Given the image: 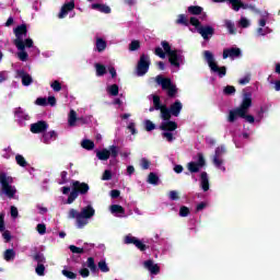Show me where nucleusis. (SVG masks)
Here are the masks:
<instances>
[{
  "label": "nucleus",
  "instance_id": "nucleus-52",
  "mask_svg": "<svg viewBox=\"0 0 280 280\" xmlns=\"http://www.w3.org/2000/svg\"><path fill=\"white\" fill-rule=\"evenodd\" d=\"M198 161H197V165L200 167H205V165H207V161L205 160V155L202 153H198Z\"/></svg>",
  "mask_w": 280,
  "mask_h": 280
},
{
  "label": "nucleus",
  "instance_id": "nucleus-42",
  "mask_svg": "<svg viewBox=\"0 0 280 280\" xmlns=\"http://www.w3.org/2000/svg\"><path fill=\"white\" fill-rule=\"evenodd\" d=\"M163 49H164V52L168 56L171 55L172 52H174V50L172 49V46L170 45V42L167 40H163L161 43Z\"/></svg>",
  "mask_w": 280,
  "mask_h": 280
},
{
  "label": "nucleus",
  "instance_id": "nucleus-41",
  "mask_svg": "<svg viewBox=\"0 0 280 280\" xmlns=\"http://www.w3.org/2000/svg\"><path fill=\"white\" fill-rule=\"evenodd\" d=\"M225 27L230 34H237V30L235 28V23H233L232 21L228 20L225 22Z\"/></svg>",
  "mask_w": 280,
  "mask_h": 280
},
{
  "label": "nucleus",
  "instance_id": "nucleus-18",
  "mask_svg": "<svg viewBox=\"0 0 280 280\" xmlns=\"http://www.w3.org/2000/svg\"><path fill=\"white\" fill-rule=\"evenodd\" d=\"M180 50H174L168 55V62L172 67H180V62H183V55L178 54Z\"/></svg>",
  "mask_w": 280,
  "mask_h": 280
},
{
  "label": "nucleus",
  "instance_id": "nucleus-17",
  "mask_svg": "<svg viewBox=\"0 0 280 280\" xmlns=\"http://www.w3.org/2000/svg\"><path fill=\"white\" fill-rule=\"evenodd\" d=\"M240 56H242V49L238 47L225 48L223 50V60H226V58L233 60L234 58H240Z\"/></svg>",
  "mask_w": 280,
  "mask_h": 280
},
{
  "label": "nucleus",
  "instance_id": "nucleus-31",
  "mask_svg": "<svg viewBox=\"0 0 280 280\" xmlns=\"http://www.w3.org/2000/svg\"><path fill=\"white\" fill-rule=\"evenodd\" d=\"M189 14H194L195 16H198L202 14V7L199 5H190L188 7Z\"/></svg>",
  "mask_w": 280,
  "mask_h": 280
},
{
  "label": "nucleus",
  "instance_id": "nucleus-43",
  "mask_svg": "<svg viewBox=\"0 0 280 280\" xmlns=\"http://www.w3.org/2000/svg\"><path fill=\"white\" fill-rule=\"evenodd\" d=\"M156 129V125L152 122V120H145L144 121V130L147 132H152V130Z\"/></svg>",
  "mask_w": 280,
  "mask_h": 280
},
{
  "label": "nucleus",
  "instance_id": "nucleus-7",
  "mask_svg": "<svg viewBox=\"0 0 280 280\" xmlns=\"http://www.w3.org/2000/svg\"><path fill=\"white\" fill-rule=\"evenodd\" d=\"M110 156L112 159H117V156H119V147L109 145L108 149H103L96 152L98 161H108Z\"/></svg>",
  "mask_w": 280,
  "mask_h": 280
},
{
  "label": "nucleus",
  "instance_id": "nucleus-25",
  "mask_svg": "<svg viewBox=\"0 0 280 280\" xmlns=\"http://www.w3.org/2000/svg\"><path fill=\"white\" fill-rule=\"evenodd\" d=\"M58 137V133H56L54 130L45 132L43 135L44 143L48 144L51 139H56Z\"/></svg>",
  "mask_w": 280,
  "mask_h": 280
},
{
  "label": "nucleus",
  "instance_id": "nucleus-3",
  "mask_svg": "<svg viewBox=\"0 0 280 280\" xmlns=\"http://www.w3.org/2000/svg\"><path fill=\"white\" fill-rule=\"evenodd\" d=\"M11 183H14L12 176H8L5 173H0L1 194H4L10 200L16 196V188L10 185Z\"/></svg>",
  "mask_w": 280,
  "mask_h": 280
},
{
  "label": "nucleus",
  "instance_id": "nucleus-19",
  "mask_svg": "<svg viewBox=\"0 0 280 280\" xmlns=\"http://www.w3.org/2000/svg\"><path fill=\"white\" fill-rule=\"evenodd\" d=\"M75 10V1L71 0L70 2H66L58 14V19H65L69 12Z\"/></svg>",
  "mask_w": 280,
  "mask_h": 280
},
{
  "label": "nucleus",
  "instance_id": "nucleus-14",
  "mask_svg": "<svg viewBox=\"0 0 280 280\" xmlns=\"http://www.w3.org/2000/svg\"><path fill=\"white\" fill-rule=\"evenodd\" d=\"M47 128H49L47 121L39 120L31 125V132H33V135H40L43 132H47Z\"/></svg>",
  "mask_w": 280,
  "mask_h": 280
},
{
  "label": "nucleus",
  "instance_id": "nucleus-39",
  "mask_svg": "<svg viewBox=\"0 0 280 280\" xmlns=\"http://www.w3.org/2000/svg\"><path fill=\"white\" fill-rule=\"evenodd\" d=\"M110 211H112V213H120V214L126 213V210L120 205H112Z\"/></svg>",
  "mask_w": 280,
  "mask_h": 280
},
{
  "label": "nucleus",
  "instance_id": "nucleus-28",
  "mask_svg": "<svg viewBox=\"0 0 280 280\" xmlns=\"http://www.w3.org/2000/svg\"><path fill=\"white\" fill-rule=\"evenodd\" d=\"M81 147L83 148V150H94L95 149V142H93L92 140L89 139H84L81 142Z\"/></svg>",
  "mask_w": 280,
  "mask_h": 280
},
{
  "label": "nucleus",
  "instance_id": "nucleus-10",
  "mask_svg": "<svg viewBox=\"0 0 280 280\" xmlns=\"http://www.w3.org/2000/svg\"><path fill=\"white\" fill-rule=\"evenodd\" d=\"M245 108H246L245 96H243V101H242L241 105L229 112V115H228L229 124H235V120L238 119V117L242 119V117H244Z\"/></svg>",
  "mask_w": 280,
  "mask_h": 280
},
{
  "label": "nucleus",
  "instance_id": "nucleus-8",
  "mask_svg": "<svg viewBox=\"0 0 280 280\" xmlns=\"http://www.w3.org/2000/svg\"><path fill=\"white\" fill-rule=\"evenodd\" d=\"M153 106H154L155 110L161 112V118L164 121H170L172 119V112L170 108H167V105L161 104V96H159V95L153 96Z\"/></svg>",
  "mask_w": 280,
  "mask_h": 280
},
{
  "label": "nucleus",
  "instance_id": "nucleus-55",
  "mask_svg": "<svg viewBox=\"0 0 280 280\" xmlns=\"http://www.w3.org/2000/svg\"><path fill=\"white\" fill-rule=\"evenodd\" d=\"M224 95H234L235 93V86L233 85H226L223 90Z\"/></svg>",
  "mask_w": 280,
  "mask_h": 280
},
{
  "label": "nucleus",
  "instance_id": "nucleus-12",
  "mask_svg": "<svg viewBox=\"0 0 280 280\" xmlns=\"http://www.w3.org/2000/svg\"><path fill=\"white\" fill-rule=\"evenodd\" d=\"M224 152H226V149L224 147H218L214 151V155H213V160L212 163L215 167H218V170H221L222 172H226V167L222 166V164L224 163V161L222 159H220V156H222V154H224Z\"/></svg>",
  "mask_w": 280,
  "mask_h": 280
},
{
  "label": "nucleus",
  "instance_id": "nucleus-57",
  "mask_svg": "<svg viewBox=\"0 0 280 280\" xmlns=\"http://www.w3.org/2000/svg\"><path fill=\"white\" fill-rule=\"evenodd\" d=\"M36 106H47V98L46 97H37L35 101Z\"/></svg>",
  "mask_w": 280,
  "mask_h": 280
},
{
  "label": "nucleus",
  "instance_id": "nucleus-6",
  "mask_svg": "<svg viewBox=\"0 0 280 280\" xmlns=\"http://www.w3.org/2000/svg\"><path fill=\"white\" fill-rule=\"evenodd\" d=\"M13 34L15 35L13 45H15L16 49H24V45H23V44H25L24 38H27V24L18 25L13 30Z\"/></svg>",
  "mask_w": 280,
  "mask_h": 280
},
{
  "label": "nucleus",
  "instance_id": "nucleus-2",
  "mask_svg": "<svg viewBox=\"0 0 280 280\" xmlns=\"http://www.w3.org/2000/svg\"><path fill=\"white\" fill-rule=\"evenodd\" d=\"M91 187L86 183L80 180H72V190L67 199V205H73L79 196H86Z\"/></svg>",
  "mask_w": 280,
  "mask_h": 280
},
{
  "label": "nucleus",
  "instance_id": "nucleus-64",
  "mask_svg": "<svg viewBox=\"0 0 280 280\" xmlns=\"http://www.w3.org/2000/svg\"><path fill=\"white\" fill-rule=\"evenodd\" d=\"M168 196H170L171 200H179V198H180V197H178V191H176V190L170 191Z\"/></svg>",
  "mask_w": 280,
  "mask_h": 280
},
{
  "label": "nucleus",
  "instance_id": "nucleus-23",
  "mask_svg": "<svg viewBox=\"0 0 280 280\" xmlns=\"http://www.w3.org/2000/svg\"><path fill=\"white\" fill-rule=\"evenodd\" d=\"M168 109L171 110V115H173V117H178V115H180V110H183V103L177 100L170 106Z\"/></svg>",
  "mask_w": 280,
  "mask_h": 280
},
{
  "label": "nucleus",
  "instance_id": "nucleus-56",
  "mask_svg": "<svg viewBox=\"0 0 280 280\" xmlns=\"http://www.w3.org/2000/svg\"><path fill=\"white\" fill-rule=\"evenodd\" d=\"M138 248V250H141L142 253L148 249V246L143 244L140 240L136 241V244L133 245Z\"/></svg>",
  "mask_w": 280,
  "mask_h": 280
},
{
  "label": "nucleus",
  "instance_id": "nucleus-34",
  "mask_svg": "<svg viewBox=\"0 0 280 280\" xmlns=\"http://www.w3.org/2000/svg\"><path fill=\"white\" fill-rule=\"evenodd\" d=\"M61 275H63V277H66L67 279H71V280L78 279V273H75L71 270H68V269H63L61 271Z\"/></svg>",
  "mask_w": 280,
  "mask_h": 280
},
{
  "label": "nucleus",
  "instance_id": "nucleus-63",
  "mask_svg": "<svg viewBox=\"0 0 280 280\" xmlns=\"http://www.w3.org/2000/svg\"><path fill=\"white\" fill-rule=\"evenodd\" d=\"M240 25H241V27L246 28L250 25V22H248V19H246V18H241Z\"/></svg>",
  "mask_w": 280,
  "mask_h": 280
},
{
  "label": "nucleus",
  "instance_id": "nucleus-47",
  "mask_svg": "<svg viewBox=\"0 0 280 280\" xmlns=\"http://www.w3.org/2000/svg\"><path fill=\"white\" fill-rule=\"evenodd\" d=\"M190 25H192V27H195L198 32V30H200V27H202V25L200 24V20H198V18H190L189 21Z\"/></svg>",
  "mask_w": 280,
  "mask_h": 280
},
{
  "label": "nucleus",
  "instance_id": "nucleus-45",
  "mask_svg": "<svg viewBox=\"0 0 280 280\" xmlns=\"http://www.w3.org/2000/svg\"><path fill=\"white\" fill-rule=\"evenodd\" d=\"M69 250H71L74 255H82L84 254V248L78 247L75 245H70Z\"/></svg>",
  "mask_w": 280,
  "mask_h": 280
},
{
  "label": "nucleus",
  "instance_id": "nucleus-37",
  "mask_svg": "<svg viewBox=\"0 0 280 280\" xmlns=\"http://www.w3.org/2000/svg\"><path fill=\"white\" fill-rule=\"evenodd\" d=\"M88 268H90L91 272H97V265H95V258H88Z\"/></svg>",
  "mask_w": 280,
  "mask_h": 280
},
{
  "label": "nucleus",
  "instance_id": "nucleus-59",
  "mask_svg": "<svg viewBox=\"0 0 280 280\" xmlns=\"http://www.w3.org/2000/svg\"><path fill=\"white\" fill-rule=\"evenodd\" d=\"M250 82V74H246L244 78L238 80V84L242 86L248 84Z\"/></svg>",
  "mask_w": 280,
  "mask_h": 280
},
{
  "label": "nucleus",
  "instance_id": "nucleus-48",
  "mask_svg": "<svg viewBox=\"0 0 280 280\" xmlns=\"http://www.w3.org/2000/svg\"><path fill=\"white\" fill-rule=\"evenodd\" d=\"M141 43L139 40H132L129 44V51H137V49H140Z\"/></svg>",
  "mask_w": 280,
  "mask_h": 280
},
{
  "label": "nucleus",
  "instance_id": "nucleus-11",
  "mask_svg": "<svg viewBox=\"0 0 280 280\" xmlns=\"http://www.w3.org/2000/svg\"><path fill=\"white\" fill-rule=\"evenodd\" d=\"M250 106H253V94L247 92L245 93V109L242 119H245L248 124H255V116L247 114Z\"/></svg>",
  "mask_w": 280,
  "mask_h": 280
},
{
  "label": "nucleus",
  "instance_id": "nucleus-50",
  "mask_svg": "<svg viewBox=\"0 0 280 280\" xmlns=\"http://www.w3.org/2000/svg\"><path fill=\"white\" fill-rule=\"evenodd\" d=\"M162 137H163V139H166V141H168V143H172V141H174L176 139V138H174V133H172L170 131L162 132Z\"/></svg>",
  "mask_w": 280,
  "mask_h": 280
},
{
  "label": "nucleus",
  "instance_id": "nucleus-29",
  "mask_svg": "<svg viewBox=\"0 0 280 280\" xmlns=\"http://www.w3.org/2000/svg\"><path fill=\"white\" fill-rule=\"evenodd\" d=\"M176 25H184L185 27H189V20L185 14H179L176 20Z\"/></svg>",
  "mask_w": 280,
  "mask_h": 280
},
{
  "label": "nucleus",
  "instance_id": "nucleus-30",
  "mask_svg": "<svg viewBox=\"0 0 280 280\" xmlns=\"http://www.w3.org/2000/svg\"><path fill=\"white\" fill-rule=\"evenodd\" d=\"M187 170L190 174H198V172H200V166L196 162H189L187 164Z\"/></svg>",
  "mask_w": 280,
  "mask_h": 280
},
{
  "label": "nucleus",
  "instance_id": "nucleus-21",
  "mask_svg": "<svg viewBox=\"0 0 280 280\" xmlns=\"http://www.w3.org/2000/svg\"><path fill=\"white\" fill-rule=\"evenodd\" d=\"M143 266L152 275H159V272H161V267H159V265L154 264V260H152V259L145 260L143 262Z\"/></svg>",
  "mask_w": 280,
  "mask_h": 280
},
{
  "label": "nucleus",
  "instance_id": "nucleus-60",
  "mask_svg": "<svg viewBox=\"0 0 280 280\" xmlns=\"http://www.w3.org/2000/svg\"><path fill=\"white\" fill-rule=\"evenodd\" d=\"M113 178V173L109 170L104 171L102 180H110Z\"/></svg>",
  "mask_w": 280,
  "mask_h": 280
},
{
  "label": "nucleus",
  "instance_id": "nucleus-20",
  "mask_svg": "<svg viewBox=\"0 0 280 280\" xmlns=\"http://www.w3.org/2000/svg\"><path fill=\"white\" fill-rule=\"evenodd\" d=\"M178 128V124L176 121L166 120L160 125V130L164 132H174Z\"/></svg>",
  "mask_w": 280,
  "mask_h": 280
},
{
  "label": "nucleus",
  "instance_id": "nucleus-24",
  "mask_svg": "<svg viewBox=\"0 0 280 280\" xmlns=\"http://www.w3.org/2000/svg\"><path fill=\"white\" fill-rule=\"evenodd\" d=\"M92 10H97L98 12H103V14H110V7L106 4L93 3Z\"/></svg>",
  "mask_w": 280,
  "mask_h": 280
},
{
  "label": "nucleus",
  "instance_id": "nucleus-33",
  "mask_svg": "<svg viewBox=\"0 0 280 280\" xmlns=\"http://www.w3.org/2000/svg\"><path fill=\"white\" fill-rule=\"evenodd\" d=\"M96 49L100 54L106 49V40L103 38H97L96 39Z\"/></svg>",
  "mask_w": 280,
  "mask_h": 280
},
{
  "label": "nucleus",
  "instance_id": "nucleus-15",
  "mask_svg": "<svg viewBox=\"0 0 280 280\" xmlns=\"http://www.w3.org/2000/svg\"><path fill=\"white\" fill-rule=\"evenodd\" d=\"M212 1L213 3H225V1H228V3L232 5V10H234V12H240L241 8L243 10H246V8H248V5L244 4L242 0H212Z\"/></svg>",
  "mask_w": 280,
  "mask_h": 280
},
{
  "label": "nucleus",
  "instance_id": "nucleus-4",
  "mask_svg": "<svg viewBox=\"0 0 280 280\" xmlns=\"http://www.w3.org/2000/svg\"><path fill=\"white\" fill-rule=\"evenodd\" d=\"M203 58L208 62L209 68L213 73H218L219 78H224L226 75V66L219 67L213 57V52L210 50L203 51Z\"/></svg>",
  "mask_w": 280,
  "mask_h": 280
},
{
  "label": "nucleus",
  "instance_id": "nucleus-53",
  "mask_svg": "<svg viewBox=\"0 0 280 280\" xmlns=\"http://www.w3.org/2000/svg\"><path fill=\"white\" fill-rule=\"evenodd\" d=\"M189 213H190V211L187 208V206H182L179 208V215H180V218H187V215H189Z\"/></svg>",
  "mask_w": 280,
  "mask_h": 280
},
{
  "label": "nucleus",
  "instance_id": "nucleus-40",
  "mask_svg": "<svg viewBox=\"0 0 280 280\" xmlns=\"http://www.w3.org/2000/svg\"><path fill=\"white\" fill-rule=\"evenodd\" d=\"M15 161L20 167H27V161L21 154L15 155Z\"/></svg>",
  "mask_w": 280,
  "mask_h": 280
},
{
  "label": "nucleus",
  "instance_id": "nucleus-58",
  "mask_svg": "<svg viewBox=\"0 0 280 280\" xmlns=\"http://www.w3.org/2000/svg\"><path fill=\"white\" fill-rule=\"evenodd\" d=\"M139 238H137V237H135V236H132V235H127L126 237H125V244H137V241H138Z\"/></svg>",
  "mask_w": 280,
  "mask_h": 280
},
{
  "label": "nucleus",
  "instance_id": "nucleus-51",
  "mask_svg": "<svg viewBox=\"0 0 280 280\" xmlns=\"http://www.w3.org/2000/svg\"><path fill=\"white\" fill-rule=\"evenodd\" d=\"M36 275L38 277H45V265L38 264L37 267L35 268Z\"/></svg>",
  "mask_w": 280,
  "mask_h": 280
},
{
  "label": "nucleus",
  "instance_id": "nucleus-1",
  "mask_svg": "<svg viewBox=\"0 0 280 280\" xmlns=\"http://www.w3.org/2000/svg\"><path fill=\"white\" fill-rule=\"evenodd\" d=\"M93 215H95V210L91 205L82 208L80 212L73 208L68 212L69 220H75L77 229H84Z\"/></svg>",
  "mask_w": 280,
  "mask_h": 280
},
{
  "label": "nucleus",
  "instance_id": "nucleus-5",
  "mask_svg": "<svg viewBox=\"0 0 280 280\" xmlns=\"http://www.w3.org/2000/svg\"><path fill=\"white\" fill-rule=\"evenodd\" d=\"M156 84H159L162 88V91H166L168 97H176V94L178 93V88L174 83H172V79L164 78L163 75L159 74L155 78Z\"/></svg>",
  "mask_w": 280,
  "mask_h": 280
},
{
  "label": "nucleus",
  "instance_id": "nucleus-22",
  "mask_svg": "<svg viewBox=\"0 0 280 280\" xmlns=\"http://www.w3.org/2000/svg\"><path fill=\"white\" fill-rule=\"evenodd\" d=\"M18 75L19 78H21L23 86H30V84L34 82L32 75H30V73H26L24 70L18 71Z\"/></svg>",
  "mask_w": 280,
  "mask_h": 280
},
{
  "label": "nucleus",
  "instance_id": "nucleus-26",
  "mask_svg": "<svg viewBox=\"0 0 280 280\" xmlns=\"http://www.w3.org/2000/svg\"><path fill=\"white\" fill-rule=\"evenodd\" d=\"M201 189H203V191L209 189V175H207V172L201 173Z\"/></svg>",
  "mask_w": 280,
  "mask_h": 280
},
{
  "label": "nucleus",
  "instance_id": "nucleus-62",
  "mask_svg": "<svg viewBox=\"0 0 280 280\" xmlns=\"http://www.w3.org/2000/svg\"><path fill=\"white\" fill-rule=\"evenodd\" d=\"M155 56H159V58H165V51H163V48L156 47L154 51Z\"/></svg>",
  "mask_w": 280,
  "mask_h": 280
},
{
  "label": "nucleus",
  "instance_id": "nucleus-54",
  "mask_svg": "<svg viewBox=\"0 0 280 280\" xmlns=\"http://www.w3.org/2000/svg\"><path fill=\"white\" fill-rule=\"evenodd\" d=\"M50 86L56 93H60V91H62V84H60L59 81H54Z\"/></svg>",
  "mask_w": 280,
  "mask_h": 280
},
{
  "label": "nucleus",
  "instance_id": "nucleus-38",
  "mask_svg": "<svg viewBox=\"0 0 280 280\" xmlns=\"http://www.w3.org/2000/svg\"><path fill=\"white\" fill-rule=\"evenodd\" d=\"M33 259H34V261H37V265L38 264H45V261H47V259L45 258V255L40 252L36 253L33 256Z\"/></svg>",
  "mask_w": 280,
  "mask_h": 280
},
{
  "label": "nucleus",
  "instance_id": "nucleus-44",
  "mask_svg": "<svg viewBox=\"0 0 280 280\" xmlns=\"http://www.w3.org/2000/svg\"><path fill=\"white\" fill-rule=\"evenodd\" d=\"M108 93L113 95V97H117L119 95V85L113 84L108 88Z\"/></svg>",
  "mask_w": 280,
  "mask_h": 280
},
{
  "label": "nucleus",
  "instance_id": "nucleus-32",
  "mask_svg": "<svg viewBox=\"0 0 280 280\" xmlns=\"http://www.w3.org/2000/svg\"><path fill=\"white\" fill-rule=\"evenodd\" d=\"M95 69H96V75L98 78H102V75H106V66L102 63H95Z\"/></svg>",
  "mask_w": 280,
  "mask_h": 280
},
{
  "label": "nucleus",
  "instance_id": "nucleus-61",
  "mask_svg": "<svg viewBox=\"0 0 280 280\" xmlns=\"http://www.w3.org/2000/svg\"><path fill=\"white\" fill-rule=\"evenodd\" d=\"M141 167L142 170H150V161L145 158L141 160Z\"/></svg>",
  "mask_w": 280,
  "mask_h": 280
},
{
  "label": "nucleus",
  "instance_id": "nucleus-49",
  "mask_svg": "<svg viewBox=\"0 0 280 280\" xmlns=\"http://www.w3.org/2000/svg\"><path fill=\"white\" fill-rule=\"evenodd\" d=\"M36 231L39 233V235H45V233H47V225H45V223H38Z\"/></svg>",
  "mask_w": 280,
  "mask_h": 280
},
{
  "label": "nucleus",
  "instance_id": "nucleus-27",
  "mask_svg": "<svg viewBox=\"0 0 280 280\" xmlns=\"http://www.w3.org/2000/svg\"><path fill=\"white\" fill-rule=\"evenodd\" d=\"M75 121H80V118H78V113L71 109L69 113L68 124L69 126H75Z\"/></svg>",
  "mask_w": 280,
  "mask_h": 280
},
{
  "label": "nucleus",
  "instance_id": "nucleus-36",
  "mask_svg": "<svg viewBox=\"0 0 280 280\" xmlns=\"http://www.w3.org/2000/svg\"><path fill=\"white\" fill-rule=\"evenodd\" d=\"M149 185H159V176L156 173H150L148 176Z\"/></svg>",
  "mask_w": 280,
  "mask_h": 280
},
{
  "label": "nucleus",
  "instance_id": "nucleus-16",
  "mask_svg": "<svg viewBox=\"0 0 280 280\" xmlns=\"http://www.w3.org/2000/svg\"><path fill=\"white\" fill-rule=\"evenodd\" d=\"M197 32L198 34H200L203 40H209V38H211L213 34H215V28H213V26L206 25V26H200V28H198Z\"/></svg>",
  "mask_w": 280,
  "mask_h": 280
},
{
  "label": "nucleus",
  "instance_id": "nucleus-9",
  "mask_svg": "<svg viewBox=\"0 0 280 280\" xmlns=\"http://www.w3.org/2000/svg\"><path fill=\"white\" fill-rule=\"evenodd\" d=\"M150 56L142 54L137 65V75H145L150 71Z\"/></svg>",
  "mask_w": 280,
  "mask_h": 280
},
{
  "label": "nucleus",
  "instance_id": "nucleus-35",
  "mask_svg": "<svg viewBox=\"0 0 280 280\" xmlns=\"http://www.w3.org/2000/svg\"><path fill=\"white\" fill-rule=\"evenodd\" d=\"M16 257V252L14 249H7L4 252V259L5 261H12Z\"/></svg>",
  "mask_w": 280,
  "mask_h": 280
},
{
  "label": "nucleus",
  "instance_id": "nucleus-46",
  "mask_svg": "<svg viewBox=\"0 0 280 280\" xmlns=\"http://www.w3.org/2000/svg\"><path fill=\"white\" fill-rule=\"evenodd\" d=\"M98 269L101 270V272H110V268H108L106 260H101L98 262Z\"/></svg>",
  "mask_w": 280,
  "mask_h": 280
},
{
  "label": "nucleus",
  "instance_id": "nucleus-13",
  "mask_svg": "<svg viewBox=\"0 0 280 280\" xmlns=\"http://www.w3.org/2000/svg\"><path fill=\"white\" fill-rule=\"evenodd\" d=\"M23 45H24V48H18L20 51L18 52V58L22 62H27L30 55L27 54V51H25V48L32 49V47H34V40L32 38H26Z\"/></svg>",
  "mask_w": 280,
  "mask_h": 280
}]
</instances>
